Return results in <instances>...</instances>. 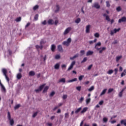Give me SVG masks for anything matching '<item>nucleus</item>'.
I'll use <instances>...</instances> for the list:
<instances>
[{
  "label": "nucleus",
  "instance_id": "1",
  "mask_svg": "<svg viewBox=\"0 0 126 126\" xmlns=\"http://www.w3.org/2000/svg\"><path fill=\"white\" fill-rule=\"evenodd\" d=\"M70 43H71V38L70 37L68 38L66 41H64L63 42V45L64 46H66V47H68L69 46Z\"/></svg>",
  "mask_w": 126,
  "mask_h": 126
},
{
  "label": "nucleus",
  "instance_id": "2",
  "mask_svg": "<svg viewBox=\"0 0 126 126\" xmlns=\"http://www.w3.org/2000/svg\"><path fill=\"white\" fill-rule=\"evenodd\" d=\"M45 85H46V84H43V85L40 86L38 89H35L34 90L35 92H36V93H38V92H41V91L43 90V89L44 88V87H45Z\"/></svg>",
  "mask_w": 126,
  "mask_h": 126
},
{
  "label": "nucleus",
  "instance_id": "3",
  "mask_svg": "<svg viewBox=\"0 0 126 126\" xmlns=\"http://www.w3.org/2000/svg\"><path fill=\"white\" fill-rule=\"evenodd\" d=\"M75 63H76L75 61H73L70 64V65L68 68L67 71H69V70H71V69L73 68V66L75 65Z\"/></svg>",
  "mask_w": 126,
  "mask_h": 126
},
{
  "label": "nucleus",
  "instance_id": "4",
  "mask_svg": "<svg viewBox=\"0 0 126 126\" xmlns=\"http://www.w3.org/2000/svg\"><path fill=\"white\" fill-rule=\"evenodd\" d=\"M71 27H68L67 29H65L64 32H63V35H67V34H68L70 31H71Z\"/></svg>",
  "mask_w": 126,
  "mask_h": 126
},
{
  "label": "nucleus",
  "instance_id": "5",
  "mask_svg": "<svg viewBox=\"0 0 126 126\" xmlns=\"http://www.w3.org/2000/svg\"><path fill=\"white\" fill-rule=\"evenodd\" d=\"M121 30V28H119L118 29H115L113 31H111L110 32V35L112 36V35H114V34L117 33V32H119Z\"/></svg>",
  "mask_w": 126,
  "mask_h": 126
},
{
  "label": "nucleus",
  "instance_id": "6",
  "mask_svg": "<svg viewBox=\"0 0 126 126\" xmlns=\"http://www.w3.org/2000/svg\"><path fill=\"white\" fill-rule=\"evenodd\" d=\"M93 7H94L95 8H96L97 9H99L100 8V5H99L98 2H95L94 3Z\"/></svg>",
  "mask_w": 126,
  "mask_h": 126
},
{
  "label": "nucleus",
  "instance_id": "7",
  "mask_svg": "<svg viewBox=\"0 0 126 126\" xmlns=\"http://www.w3.org/2000/svg\"><path fill=\"white\" fill-rule=\"evenodd\" d=\"M126 17H123L122 18L120 19L118 21L119 23H121V22H126Z\"/></svg>",
  "mask_w": 126,
  "mask_h": 126
},
{
  "label": "nucleus",
  "instance_id": "8",
  "mask_svg": "<svg viewBox=\"0 0 126 126\" xmlns=\"http://www.w3.org/2000/svg\"><path fill=\"white\" fill-rule=\"evenodd\" d=\"M58 50L59 52H61V53H63V46H62V45H59L58 46Z\"/></svg>",
  "mask_w": 126,
  "mask_h": 126
},
{
  "label": "nucleus",
  "instance_id": "9",
  "mask_svg": "<svg viewBox=\"0 0 126 126\" xmlns=\"http://www.w3.org/2000/svg\"><path fill=\"white\" fill-rule=\"evenodd\" d=\"M97 46H101V42H98L97 44H95V46H94V49H96V50H97V51H99L100 49H101V48H98Z\"/></svg>",
  "mask_w": 126,
  "mask_h": 126
},
{
  "label": "nucleus",
  "instance_id": "10",
  "mask_svg": "<svg viewBox=\"0 0 126 126\" xmlns=\"http://www.w3.org/2000/svg\"><path fill=\"white\" fill-rule=\"evenodd\" d=\"M79 57V54L78 53L76 54L73 57H70V60L71 61L74 60V59H76V58H78Z\"/></svg>",
  "mask_w": 126,
  "mask_h": 126
},
{
  "label": "nucleus",
  "instance_id": "11",
  "mask_svg": "<svg viewBox=\"0 0 126 126\" xmlns=\"http://www.w3.org/2000/svg\"><path fill=\"white\" fill-rule=\"evenodd\" d=\"M103 16H104V17H105L106 20L107 21H109V22L110 21V17H109V16H108V15H107V14L104 13V14H103Z\"/></svg>",
  "mask_w": 126,
  "mask_h": 126
},
{
  "label": "nucleus",
  "instance_id": "12",
  "mask_svg": "<svg viewBox=\"0 0 126 126\" xmlns=\"http://www.w3.org/2000/svg\"><path fill=\"white\" fill-rule=\"evenodd\" d=\"M0 86L2 92H6V89H5V87H4V86H3V85L2 84H1Z\"/></svg>",
  "mask_w": 126,
  "mask_h": 126
},
{
  "label": "nucleus",
  "instance_id": "13",
  "mask_svg": "<svg viewBox=\"0 0 126 126\" xmlns=\"http://www.w3.org/2000/svg\"><path fill=\"white\" fill-rule=\"evenodd\" d=\"M90 25H88L86 26V33H90Z\"/></svg>",
  "mask_w": 126,
  "mask_h": 126
},
{
  "label": "nucleus",
  "instance_id": "14",
  "mask_svg": "<svg viewBox=\"0 0 126 126\" xmlns=\"http://www.w3.org/2000/svg\"><path fill=\"white\" fill-rule=\"evenodd\" d=\"M121 125H123L125 126H126V119L122 120L120 122Z\"/></svg>",
  "mask_w": 126,
  "mask_h": 126
},
{
  "label": "nucleus",
  "instance_id": "15",
  "mask_svg": "<svg viewBox=\"0 0 126 126\" xmlns=\"http://www.w3.org/2000/svg\"><path fill=\"white\" fill-rule=\"evenodd\" d=\"M29 75V76H34L35 75V72L34 71H30Z\"/></svg>",
  "mask_w": 126,
  "mask_h": 126
},
{
  "label": "nucleus",
  "instance_id": "16",
  "mask_svg": "<svg viewBox=\"0 0 126 126\" xmlns=\"http://www.w3.org/2000/svg\"><path fill=\"white\" fill-rule=\"evenodd\" d=\"M51 49L52 52H55V51H56V45L55 44H52L51 45Z\"/></svg>",
  "mask_w": 126,
  "mask_h": 126
},
{
  "label": "nucleus",
  "instance_id": "17",
  "mask_svg": "<svg viewBox=\"0 0 126 126\" xmlns=\"http://www.w3.org/2000/svg\"><path fill=\"white\" fill-rule=\"evenodd\" d=\"M47 23L49 25H53V24H54V20L52 19H49Z\"/></svg>",
  "mask_w": 126,
  "mask_h": 126
},
{
  "label": "nucleus",
  "instance_id": "18",
  "mask_svg": "<svg viewBox=\"0 0 126 126\" xmlns=\"http://www.w3.org/2000/svg\"><path fill=\"white\" fill-rule=\"evenodd\" d=\"M94 53V52L93 51H88L87 52L86 56H92V55H93Z\"/></svg>",
  "mask_w": 126,
  "mask_h": 126
},
{
  "label": "nucleus",
  "instance_id": "19",
  "mask_svg": "<svg viewBox=\"0 0 126 126\" xmlns=\"http://www.w3.org/2000/svg\"><path fill=\"white\" fill-rule=\"evenodd\" d=\"M87 110H88V107H85L83 109L82 111H81V114H84L87 111Z\"/></svg>",
  "mask_w": 126,
  "mask_h": 126
},
{
  "label": "nucleus",
  "instance_id": "20",
  "mask_svg": "<svg viewBox=\"0 0 126 126\" xmlns=\"http://www.w3.org/2000/svg\"><path fill=\"white\" fill-rule=\"evenodd\" d=\"M106 92H107V89H104L100 94V96H103V95H105V94H106Z\"/></svg>",
  "mask_w": 126,
  "mask_h": 126
},
{
  "label": "nucleus",
  "instance_id": "21",
  "mask_svg": "<svg viewBox=\"0 0 126 126\" xmlns=\"http://www.w3.org/2000/svg\"><path fill=\"white\" fill-rule=\"evenodd\" d=\"M74 81H77V78H74V79H71V80H68V81H67V82L68 83H70V82H74Z\"/></svg>",
  "mask_w": 126,
  "mask_h": 126
},
{
  "label": "nucleus",
  "instance_id": "22",
  "mask_svg": "<svg viewBox=\"0 0 126 126\" xmlns=\"http://www.w3.org/2000/svg\"><path fill=\"white\" fill-rule=\"evenodd\" d=\"M2 72L3 73L4 75H7L6 74L7 73V70L5 68H3L2 69Z\"/></svg>",
  "mask_w": 126,
  "mask_h": 126
},
{
  "label": "nucleus",
  "instance_id": "23",
  "mask_svg": "<svg viewBox=\"0 0 126 126\" xmlns=\"http://www.w3.org/2000/svg\"><path fill=\"white\" fill-rule=\"evenodd\" d=\"M54 68L55 69H60V64L59 63H56L54 66Z\"/></svg>",
  "mask_w": 126,
  "mask_h": 126
},
{
  "label": "nucleus",
  "instance_id": "24",
  "mask_svg": "<svg viewBox=\"0 0 126 126\" xmlns=\"http://www.w3.org/2000/svg\"><path fill=\"white\" fill-rule=\"evenodd\" d=\"M58 82H63V83H65V78H63L61 79L60 80H59Z\"/></svg>",
  "mask_w": 126,
  "mask_h": 126
},
{
  "label": "nucleus",
  "instance_id": "25",
  "mask_svg": "<svg viewBox=\"0 0 126 126\" xmlns=\"http://www.w3.org/2000/svg\"><path fill=\"white\" fill-rule=\"evenodd\" d=\"M22 77V75L21 73H19L17 74V79H21V78Z\"/></svg>",
  "mask_w": 126,
  "mask_h": 126
},
{
  "label": "nucleus",
  "instance_id": "26",
  "mask_svg": "<svg viewBox=\"0 0 126 126\" xmlns=\"http://www.w3.org/2000/svg\"><path fill=\"white\" fill-rule=\"evenodd\" d=\"M105 50H106V47H102L101 48H100V50L99 51V54H102L103 51H105Z\"/></svg>",
  "mask_w": 126,
  "mask_h": 126
},
{
  "label": "nucleus",
  "instance_id": "27",
  "mask_svg": "<svg viewBox=\"0 0 126 126\" xmlns=\"http://www.w3.org/2000/svg\"><path fill=\"white\" fill-rule=\"evenodd\" d=\"M49 89V87H48V86H46L45 88H44V90H43V92H42V93H46V92H47V91H48V90Z\"/></svg>",
  "mask_w": 126,
  "mask_h": 126
},
{
  "label": "nucleus",
  "instance_id": "28",
  "mask_svg": "<svg viewBox=\"0 0 126 126\" xmlns=\"http://www.w3.org/2000/svg\"><path fill=\"white\" fill-rule=\"evenodd\" d=\"M9 121H10V124L11 126H13V125L14 124V120H13V119H10L9 120Z\"/></svg>",
  "mask_w": 126,
  "mask_h": 126
},
{
  "label": "nucleus",
  "instance_id": "29",
  "mask_svg": "<svg viewBox=\"0 0 126 126\" xmlns=\"http://www.w3.org/2000/svg\"><path fill=\"white\" fill-rule=\"evenodd\" d=\"M123 58V56H117L116 57V62H119Z\"/></svg>",
  "mask_w": 126,
  "mask_h": 126
},
{
  "label": "nucleus",
  "instance_id": "30",
  "mask_svg": "<svg viewBox=\"0 0 126 126\" xmlns=\"http://www.w3.org/2000/svg\"><path fill=\"white\" fill-rule=\"evenodd\" d=\"M80 111H81V107H79V108H78L75 111V114H78Z\"/></svg>",
  "mask_w": 126,
  "mask_h": 126
},
{
  "label": "nucleus",
  "instance_id": "31",
  "mask_svg": "<svg viewBox=\"0 0 126 126\" xmlns=\"http://www.w3.org/2000/svg\"><path fill=\"white\" fill-rule=\"evenodd\" d=\"M7 118L8 120L11 119V115H10V112H9V111L7 113Z\"/></svg>",
  "mask_w": 126,
  "mask_h": 126
},
{
  "label": "nucleus",
  "instance_id": "32",
  "mask_svg": "<svg viewBox=\"0 0 126 126\" xmlns=\"http://www.w3.org/2000/svg\"><path fill=\"white\" fill-rule=\"evenodd\" d=\"M20 107H21L20 104H17L14 107V109L15 110H17V109H19V108H20Z\"/></svg>",
  "mask_w": 126,
  "mask_h": 126
},
{
  "label": "nucleus",
  "instance_id": "33",
  "mask_svg": "<svg viewBox=\"0 0 126 126\" xmlns=\"http://www.w3.org/2000/svg\"><path fill=\"white\" fill-rule=\"evenodd\" d=\"M15 21H16V22H20V21H21V17H19L15 19Z\"/></svg>",
  "mask_w": 126,
  "mask_h": 126
},
{
  "label": "nucleus",
  "instance_id": "34",
  "mask_svg": "<svg viewBox=\"0 0 126 126\" xmlns=\"http://www.w3.org/2000/svg\"><path fill=\"white\" fill-rule=\"evenodd\" d=\"M39 18V15L38 14H36L34 17V20L37 21L38 20V18Z\"/></svg>",
  "mask_w": 126,
  "mask_h": 126
},
{
  "label": "nucleus",
  "instance_id": "35",
  "mask_svg": "<svg viewBox=\"0 0 126 126\" xmlns=\"http://www.w3.org/2000/svg\"><path fill=\"white\" fill-rule=\"evenodd\" d=\"M80 21H81V20L80 19V18H78L75 21V23H79L80 22Z\"/></svg>",
  "mask_w": 126,
  "mask_h": 126
},
{
  "label": "nucleus",
  "instance_id": "36",
  "mask_svg": "<svg viewBox=\"0 0 126 126\" xmlns=\"http://www.w3.org/2000/svg\"><path fill=\"white\" fill-rule=\"evenodd\" d=\"M56 8L57 9L55 10V12H58V11L60 10V5H57Z\"/></svg>",
  "mask_w": 126,
  "mask_h": 126
},
{
  "label": "nucleus",
  "instance_id": "37",
  "mask_svg": "<svg viewBox=\"0 0 126 126\" xmlns=\"http://www.w3.org/2000/svg\"><path fill=\"white\" fill-rule=\"evenodd\" d=\"M87 61V57H85L83 61H81V63H85Z\"/></svg>",
  "mask_w": 126,
  "mask_h": 126
},
{
  "label": "nucleus",
  "instance_id": "38",
  "mask_svg": "<svg viewBox=\"0 0 126 126\" xmlns=\"http://www.w3.org/2000/svg\"><path fill=\"white\" fill-rule=\"evenodd\" d=\"M94 89V87L92 86L91 88H90L88 89V91H89L90 92H91V91H93Z\"/></svg>",
  "mask_w": 126,
  "mask_h": 126
},
{
  "label": "nucleus",
  "instance_id": "39",
  "mask_svg": "<svg viewBox=\"0 0 126 126\" xmlns=\"http://www.w3.org/2000/svg\"><path fill=\"white\" fill-rule=\"evenodd\" d=\"M113 72H114V70H113V69H111V70H109L107 72V74H112L113 73Z\"/></svg>",
  "mask_w": 126,
  "mask_h": 126
},
{
  "label": "nucleus",
  "instance_id": "40",
  "mask_svg": "<svg viewBox=\"0 0 126 126\" xmlns=\"http://www.w3.org/2000/svg\"><path fill=\"white\" fill-rule=\"evenodd\" d=\"M106 3L107 7H110V6H111V4H110V2H109V1H106Z\"/></svg>",
  "mask_w": 126,
  "mask_h": 126
},
{
  "label": "nucleus",
  "instance_id": "41",
  "mask_svg": "<svg viewBox=\"0 0 126 126\" xmlns=\"http://www.w3.org/2000/svg\"><path fill=\"white\" fill-rule=\"evenodd\" d=\"M113 91H114V89L110 88L108 89V94H110V93H111Z\"/></svg>",
  "mask_w": 126,
  "mask_h": 126
},
{
  "label": "nucleus",
  "instance_id": "42",
  "mask_svg": "<svg viewBox=\"0 0 126 126\" xmlns=\"http://www.w3.org/2000/svg\"><path fill=\"white\" fill-rule=\"evenodd\" d=\"M84 100V97H81L80 98V99H79V102L80 103H82V102H83Z\"/></svg>",
  "mask_w": 126,
  "mask_h": 126
},
{
  "label": "nucleus",
  "instance_id": "43",
  "mask_svg": "<svg viewBox=\"0 0 126 126\" xmlns=\"http://www.w3.org/2000/svg\"><path fill=\"white\" fill-rule=\"evenodd\" d=\"M39 8V6L38 5H36L34 6L33 8V10H36V9H38Z\"/></svg>",
  "mask_w": 126,
  "mask_h": 126
},
{
  "label": "nucleus",
  "instance_id": "44",
  "mask_svg": "<svg viewBox=\"0 0 126 126\" xmlns=\"http://www.w3.org/2000/svg\"><path fill=\"white\" fill-rule=\"evenodd\" d=\"M83 77H84V75H81L79 77V80L80 81H81V80H82V79H83Z\"/></svg>",
  "mask_w": 126,
  "mask_h": 126
},
{
  "label": "nucleus",
  "instance_id": "45",
  "mask_svg": "<svg viewBox=\"0 0 126 126\" xmlns=\"http://www.w3.org/2000/svg\"><path fill=\"white\" fill-rule=\"evenodd\" d=\"M94 36L96 37V38H99L100 34H99V33L96 32L94 34Z\"/></svg>",
  "mask_w": 126,
  "mask_h": 126
},
{
  "label": "nucleus",
  "instance_id": "46",
  "mask_svg": "<svg viewBox=\"0 0 126 126\" xmlns=\"http://www.w3.org/2000/svg\"><path fill=\"white\" fill-rule=\"evenodd\" d=\"M116 10L117 11H121V10H122V8H121V6H118L117 8H116Z\"/></svg>",
  "mask_w": 126,
  "mask_h": 126
},
{
  "label": "nucleus",
  "instance_id": "47",
  "mask_svg": "<svg viewBox=\"0 0 126 126\" xmlns=\"http://www.w3.org/2000/svg\"><path fill=\"white\" fill-rule=\"evenodd\" d=\"M55 59L56 60H59V59H61V56L59 55H57L55 56Z\"/></svg>",
  "mask_w": 126,
  "mask_h": 126
},
{
  "label": "nucleus",
  "instance_id": "48",
  "mask_svg": "<svg viewBox=\"0 0 126 126\" xmlns=\"http://www.w3.org/2000/svg\"><path fill=\"white\" fill-rule=\"evenodd\" d=\"M91 101V98H88L86 99V103L87 104H89V103H90V101Z\"/></svg>",
  "mask_w": 126,
  "mask_h": 126
},
{
  "label": "nucleus",
  "instance_id": "49",
  "mask_svg": "<svg viewBox=\"0 0 126 126\" xmlns=\"http://www.w3.org/2000/svg\"><path fill=\"white\" fill-rule=\"evenodd\" d=\"M80 54H81V56H83V55H84V54H85V51L84 50H81Z\"/></svg>",
  "mask_w": 126,
  "mask_h": 126
},
{
  "label": "nucleus",
  "instance_id": "50",
  "mask_svg": "<svg viewBox=\"0 0 126 126\" xmlns=\"http://www.w3.org/2000/svg\"><path fill=\"white\" fill-rule=\"evenodd\" d=\"M93 66V64L90 65L88 67V70H90L91 68H92V67Z\"/></svg>",
  "mask_w": 126,
  "mask_h": 126
},
{
  "label": "nucleus",
  "instance_id": "51",
  "mask_svg": "<svg viewBox=\"0 0 126 126\" xmlns=\"http://www.w3.org/2000/svg\"><path fill=\"white\" fill-rule=\"evenodd\" d=\"M103 121L104 123H107V122H108V119L106 117H104L103 119Z\"/></svg>",
  "mask_w": 126,
  "mask_h": 126
},
{
  "label": "nucleus",
  "instance_id": "52",
  "mask_svg": "<svg viewBox=\"0 0 126 126\" xmlns=\"http://www.w3.org/2000/svg\"><path fill=\"white\" fill-rule=\"evenodd\" d=\"M55 94H56V93L55 92H52L50 94V97H53Z\"/></svg>",
  "mask_w": 126,
  "mask_h": 126
},
{
  "label": "nucleus",
  "instance_id": "53",
  "mask_svg": "<svg viewBox=\"0 0 126 126\" xmlns=\"http://www.w3.org/2000/svg\"><path fill=\"white\" fill-rule=\"evenodd\" d=\"M37 115H38V112H35L32 115V118H35Z\"/></svg>",
  "mask_w": 126,
  "mask_h": 126
},
{
  "label": "nucleus",
  "instance_id": "54",
  "mask_svg": "<svg viewBox=\"0 0 126 126\" xmlns=\"http://www.w3.org/2000/svg\"><path fill=\"white\" fill-rule=\"evenodd\" d=\"M5 79H6L7 82H9V78L7 76V75H4Z\"/></svg>",
  "mask_w": 126,
  "mask_h": 126
},
{
  "label": "nucleus",
  "instance_id": "55",
  "mask_svg": "<svg viewBox=\"0 0 126 126\" xmlns=\"http://www.w3.org/2000/svg\"><path fill=\"white\" fill-rule=\"evenodd\" d=\"M103 104H104V100H101L99 102V105H100V106H102V105H103Z\"/></svg>",
  "mask_w": 126,
  "mask_h": 126
},
{
  "label": "nucleus",
  "instance_id": "56",
  "mask_svg": "<svg viewBox=\"0 0 126 126\" xmlns=\"http://www.w3.org/2000/svg\"><path fill=\"white\" fill-rule=\"evenodd\" d=\"M42 44H46V41H44L43 40H41L40 45H42Z\"/></svg>",
  "mask_w": 126,
  "mask_h": 126
},
{
  "label": "nucleus",
  "instance_id": "57",
  "mask_svg": "<svg viewBox=\"0 0 126 126\" xmlns=\"http://www.w3.org/2000/svg\"><path fill=\"white\" fill-rule=\"evenodd\" d=\"M66 98H67V95L64 94L63 96V100H65V99H66Z\"/></svg>",
  "mask_w": 126,
  "mask_h": 126
},
{
  "label": "nucleus",
  "instance_id": "58",
  "mask_svg": "<svg viewBox=\"0 0 126 126\" xmlns=\"http://www.w3.org/2000/svg\"><path fill=\"white\" fill-rule=\"evenodd\" d=\"M76 88L78 91H80V90H81V86L77 87Z\"/></svg>",
  "mask_w": 126,
  "mask_h": 126
},
{
  "label": "nucleus",
  "instance_id": "59",
  "mask_svg": "<svg viewBox=\"0 0 126 126\" xmlns=\"http://www.w3.org/2000/svg\"><path fill=\"white\" fill-rule=\"evenodd\" d=\"M31 24V23H30V22L28 23L27 25L25 26V28H27V27H29Z\"/></svg>",
  "mask_w": 126,
  "mask_h": 126
},
{
  "label": "nucleus",
  "instance_id": "60",
  "mask_svg": "<svg viewBox=\"0 0 126 126\" xmlns=\"http://www.w3.org/2000/svg\"><path fill=\"white\" fill-rule=\"evenodd\" d=\"M42 24H43V25H46L47 24V21L44 20L42 22Z\"/></svg>",
  "mask_w": 126,
  "mask_h": 126
},
{
  "label": "nucleus",
  "instance_id": "61",
  "mask_svg": "<svg viewBox=\"0 0 126 126\" xmlns=\"http://www.w3.org/2000/svg\"><path fill=\"white\" fill-rule=\"evenodd\" d=\"M65 118H66L67 119H68V113H65Z\"/></svg>",
  "mask_w": 126,
  "mask_h": 126
},
{
  "label": "nucleus",
  "instance_id": "62",
  "mask_svg": "<svg viewBox=\"0 0 126 126\" xmlns=\"http://www.w3.org/2000/svg\"><path fill=\"white\" fill-rule=\"evenodd\" d=\"M118 68H115V69H114V71H115V74H117V73H118Z\"/></svg>",
  "mask_w": 126,
  "mask_h": 126
},
{
  "label": "nucleus",
  "instance_id": "63",
  "mask_svg": "<svg viewBox=\"0 0 126 126\" xmlns=\"http://www.w3.org/2000/svg\"><path fill=\"white\" fill-rule=\"evenodd\" d=\"M119 97H122L123 96V93L122 92H120L119 94Z\"/></svg>",
  "mask_w": 126,
  "mask_h": 126
},
{
  "label": "nucleus",
  "instance_id": "64",
  "mask_svg": "<svg viewBox=\"0 0 126 126\" xmlns=\"http://www.w3.org/2000/svg\"><path fill=\"white\" fill-rule=\"evenodd\" d=\"M58 108H59L58 106H56L54 108H53V111H56L57 110V109H58Z\"/></svg>",
  "mask_w": 126,
  "mask_h": 126
}]
</instances>
